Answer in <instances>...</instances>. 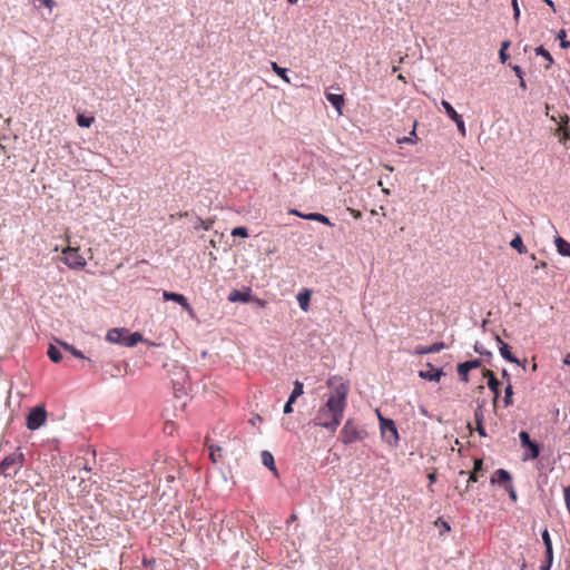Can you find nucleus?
I'll use <instances>...</instances> for the list:
<instances>
[{"label":"nucleus","mask_w":570,"mask_h":570,"mask_svg":"<svg viewBox=\"0 0 570 570\" xmlns=\"http://www.w3.org/2000/svg\"><path fill=\"white\" fill-rule=\"evenodd\" d=\"M519 438H520L521 444L523 446L528 448V450H529V454L525 455V459H531V460L537 459L540 454V446L537 443L531 441L529 433L525 431H521L519 433Z\"/></svg>","instance_id":"6"},{"label":"nucleus","mask_w":570,"mask_h":570,"mask_svg":"<svg viewBox=\"0 0 570 570\" xmlns=\"http://www.w3.org/2000/svg\"><path fill=\"white\" fill-rule=\"evenodd\" d=\"M547 267V263L544 261H541L539 262L535 266H534V269H539V268H546Z\"/></svg>","instance_id":"56"},{"label":"nucleus","mask_w":570,"mask_h":570,"mask_svg":"<svg viewBox=\"0 0 570 570\" xmlns=\"http://www.w3.org/2000/svg\"><path fill=\"white\" fill-rule=\"evenodd\" d=\"M564 502L570 514V485L563 489Z\"/></svg>","instance_id":"43"},{"label":"nucleus","mask_w":570,"mask_h":570,"mask_svg":"<svg viewBox=\"0 0 570 570\" xmlns=\"http://www.w3.org/2000/svg\"><path fill=\"white\" fill-rule=\"evenodd\" d=\"M326 99L332 104V106L337 110L338 115L343 114V107L345 105V98L343 95L337 94H326Z\"/></svg>","instance_id":"13"},{"label":"nucleus","mask_w":570,"mask_h":570,"mask_svg":"<svg viewBox=\"0 0 570 570\" xmlns=\"http://www.w3.org/2000/svg\"><path fill=\"white\" fill-rule=\"evenodd\" d=\"M366 436H367L366 430L362 425H360L354 419H348L344 423V425L340 432V440L345 445H348V444H352L355 442H361Z\"/></svg>","instance_id":"2"},{"label":"nucleus","mask_w":570,"mask_h":570,"mask_svg":"<svg viewBox=\"0 0 570 570\" xmlns=\"http://www.w3.org/2000/svg\"><path fill=\"white\" fill-rule=\"evenodd\" d=\"M294 520H296V514H292V515L289 517L288 522H289V521H294Z\"/></svg>","instance_id":"60"},{"label":"nucleus","mask_w":570,"mask_h":570,"mask_svg":"<svg viewBox=\"0 0 570 570\" xmlns=\"http://www.w3.org/2000/svg\"><path fill=\"white\" fill-rule=\"evenodd\" d=\"M387 170H393V167L386 166Z\"/></svg>","instance_id":"64"},{"label":"nucleus","mask_w":570,"mask_h":570,"mask_svg":"<svg viewBox=\"0 0 570 570\" xmlns=\"http://www.w3.org/2000/svg\"><path fill=\"white\" fill-rule=\"evenodd\" d=\"M535 55L541 56L548 60V65L546 66V68H549L550 65L553 63V59H552L550 52L548 50H546L542 46L535 48Z\"/></svg>","instance_id":"33"},{"label":"nucleus","mask_w":570,"mask_h":570,"mask_svg":"<svg viewBox=\"0 0 570 570\" xmlns=\"http://www.w3.org/2000/svg\"><path fill=\"white\" fill-rule=\"evenodd\" d=\"M63 263L71 269H81L87 265L85 257L79 253L78 247L68 246L62 250Z\"/></svg>","instance_id":"4"},{"label":"nucleus","mask_w":570,"mask_h":570,"mask_svg":"<svg viewBox=\"0 0 570 570\" xmlns=\"http://www.w3.org/2000/svg\"><path fill=\"white\" fill-rule=\"evenodd\" d=\"M397 79H399V80H401V81H403V82H405V78H404V76H403V75H399V76H397Z\"/></svg>","instance_id":"58"},{"label":"nucleus","mask_w":570,"mask_h":570,"mask_svg":"<svg viewBox=\"0 0 570 570\" xmlns=\"http://www.w3.org/2000/svg\"><path fill=\"white\" fill-rule=\"evenodd\" d=\"M213 224H214L213 219L204 220V219L199 218L198 224L195 226V228H203L205 230H209L212 228Z\"/></svg>","instance_id":"37"},{"label":"nucleus","mask_w":570,"mask_h":570,"mask_svg":"<svg viewBox=\"0 0 570 570\" xmlns=\"http://www.w3.org/2000/svg\"><path fill=\"white\" fill-rule=\"evenodd\" d=\"M511 2H512V7H513L514 18L518 19L519 16H520V9H519V6H518V0H511Z\"/></svg>","instance_id":"47"},{"label":"nucleus","mask_w":570,"mask_h":570,"mask_svg":"<svg viewBox=\"0 0 570 570\" xmlns=\"http://www.w3.org/2000/svg\"><path fill=\"white\" fill-rule=\"evenodd\" d=\"M443 529H445L446 531H449V530H450V525H449L446 522H444V523H443Z\"/></svg>","instance_id":"59"},{"label":"nucleus","mask_w":570,"mask_h":570,"mask_svg":"<svg viewBox=\"0 0 570 570\" xmlns=\"http://www.w3.org/2000/svg\"><path fill=\"white\" fill-rule=\"evenodd\" d=\"M46 420L47 411L45 406L38 405L31 409V411L27 415L26 425L29 430L35 431L38 430L41 425H43Z\"/></svg>","instance_id":"5"},{"label":"nucleus","mask_w":570,"mask_h":570,"mask_svg":"<svg viewBox=\"0 0 570 570\" xmlns=\"http://www.w3.org/2000/svg\"><path fill=\"white\" fill-rule=\"evenodd\" d=\"M454 122L456 124L459 132L464 137L466 135V129L462 117L460 116L458 120H454Z\"/></svg>","instance_id":"39"},{"label":"nucleus","mask_w":570,"mask_h":570,"mask_svg":"<svg viewBox=\"0 0 570 570\" xmlns=\"http://www.w3.org/2000/svg\"><path fill=\"white\" fill-rule=\"evenodd\" d=\"M499 381L497 380V377H491V380H488V386L489 389L493 392L494 394V399H493V403L495 404L497 401H498V397L500 395V391H499Z\"/></svg>","instance_id":"27"},{"label":"nucleus","mask_w":570,"mask_h":570,"mask_svg":"<svg viewBox=\"0 0 570 570\" xmlns=\"http://www.w3.org/2000/svg\"><path fill=\"white\" fill-rule=\"evenodd\" d=\"M554 244H556L558 253L561 256H569L570 257V243L569 242H567L561 236H558L554 239Z\"/></svg>","instance_id":"15"},{"label":"nucleus","mask_w":570,"mask_h":570,"mask_svg":"<svg viewBox=\"0 0 570 570\" xmlns=\"http://www.w3.org/2000/svg\"><path fill=\"white\" fill-rule=\"evenodd\" d=\"M553 562V548H546V561L541 563L540 570H550Z\"/></svg>","instance_id":"24"},{"label":"nucleus","mask_w":570,"mask_h":570,"mask_svg":"<svg viewBox=\"0 0 570 570\" xmlns=\"http://www.w3.org/2000/svg\"><path fill=\"white\" fill-rule=\"evenodd\" d=\"M513 70H514V72H515L517 77H518L520 80H522V77H523L522 75H523V72H522L521 68H520L519 66H514V67H513Z\"/></svg>","instance_id":"53"},{"label":"nucleus","mask_w":570,"mask_h":570,"mask_svg":"<svg viewBox=\"0 0 570 570\" xmlns=\"http://www.w3.org/2000/svg\"><path fill=\"white\" fill-rule=\"evenodd\" d=\"M293 403L294 402H291V399H288V401L286 402L285 406H284V413L285 414H289L293 412Z\"/></svg>","instance_id":"49"},{"label":"nucleus","mask_w":570,"mask_h":570,"mask_svg":"<svg viewBox=\"0 0 570 570\" xmlns=\"http://www.w3.org/2000/svg\"><path fill=\"white\" fill-rule=\"evenodd\" d=\"M209 458L214 463H217L222 459V448L210 444L208 445Z\"/></svg>","instance_id":"26"},{"label":"nucleus","mask_w":570,"mask_h":570,"mask_svg":"<svg viewBox=\"0 0 570 570\" xmlns=\"http://www.w3.org/2000/svg\"><path fill=\"white\" fill-rule=\"evenodd\" d=\"M483 461L481 459L474 460L473 472L480 473L482 471Z\"/></svg>","instance_id":"44"},{"label":"nucleus","mask_w":570,"mask_h":570,"mask_svg":"<svg viewBox=\"0 0 570 570\" xmlns=\"http://www.w3.org/2000/svg\"><path fill=\"white\" fill-rule=\"evenodd\" d=\"M474 419H475V425H480V423H483V420H484L483 405H478V407L474 411Z\"/></svg>","instance_id":"35"},{"label":"nucleus","mask_w":570,"mask_h":570,"mask_svg":"<svg viewBox=\"0 0 570 570\" xmlns=\"http://www.w3.org/2000/svg\"><path fill=\"white\" fill-rule=\"evenodd\" d=\"M163 298L178 303L190 316H194V309L183 294L164 291Z\"/></svg>","instance_id":"7"},{"label":"nucleus","mask_w":570,"mask_h":570,"mask_svg":"<svg viewBox=\"0 0 570 570\" xmlns=\"http://www.w3.org/2000/svg\"><path fill=\"white\" fill-rule=\"evenodd\" d=\"M557 37H558V39L561 40V47L562 48H570V41H567L566 38H564L566 37V31L564 30H560L558 32Z\"/></svg>","instance_id":"42"},{"label":"nucleus","mask_w":570,"mask_h":570,"mask_svg":"<svg viewBox=\"0 0 570 570\" xmlns=\"http://www.w3.org/2000/svg\"><path fill=\"white\" fill-rule=\"evenodd\" d=\"M59 344H60V346H61L65 351L69 352V353H70V354H72L73 356H76V357H78V358H85L83 354H82L79 350L75 348L72 345H70V344H68V343H66V342H59Z\"/></svg>","instance_id":"31"},{"label":"nucleus","mask_w":570,"mask_h":570,"mask_svg":"<svg viewBox=\"0 0 570 570\" xmlns=\"http://www.w3.org/2000/svg\"><path fill=\"white\" fill-rule=\"evenodd\" d=\"M428 479H429V481H430L429 490H430V491H433L431 487H432V484L436 481V473H435V472H431V473H429V474H428Z\"/></svg>","instance_id":"50"},{"label":"nucleus","mask_w":570,"mask_h":570,"mask_svg":"<svg viewBox=\"0 0 570 570\" xmlns=\"http://www.w3.org/2000/svg\"><path fill=\"white\" fill-rule=\"evenodd\" d=\"M273 71L281 77L284 81L289 82V78L287 77V70L285 68L279 67L276 62L271 63Z\"/></svg>","instance_id":"30"},{"label":"nucleus","mask_w":570,"mask_h":570,"mask_svg":"<svg viewBox=\"0 0 570 570\" xmlns=\"http://www.w3.org/2000/svg\"><path fill=\"white\" fill-rule=\"evenodd\" d=\"M441 105L450 119H452L453 121L458 120L460 115L455 111V109L451 106L450 102H448L446 100H442Z\"/></svg>","instance_id":"25"},{"label":"nucleus","mask_w":570,"mask_h":570,"mask_svg":"<svg viewBox=\"0 0 570 570\" xmlns=\"http://www.w3.org/2000/svg\"><path fill=\"white\" fill-rule=\"evenodd\" d=\"M141 341H142V335L140 333H138V332L129 333V331L127 330L125 346L132 347L138 342H141Z\"/></svg>","instance_id":"22"},{"label":"nucleus","mask_w":570,"mask_h":570,"mask_svg":"<svg viewBox=\"0 0 570 570\" xmlns=\"http://www.w3.org/2000/svg\"><path fill=\"white\" fill-rule=\"evenodd\" d=\"M509 46H510V42H509V41H503V42L501 43V48H500V51H499V56H500V60H501V62H503V63H504V62L507 61V59H508V55H507V52H505V51H507V49L509 48Z\"/></svg>","instance_id":"36"},{"label":"nucleus","mask_w":570,"mask_h":570,"mask_svg":"<svg viewBox=\"0 0 570 570\" xmlns=\"http://www.w3.org/2000/svg\"><path fill=\"white\" fill-rule=\"evenodd\" d=\"M40 3L47 8H49L50 10L53 8L55 6V1L53 0H39Z\"/></svg>","instance_id":"52"},{"label":"nucleus","mask_w":570,"mask_h":570,"mask_svg":"<svg viewBox=\"0 0 570 570\" xmlns=\"http://www.w3.org/2000/svg\"><path fill=\"white\" fill-rule=\"evenodd\" d=\"M542 541H543V544L546 548H550L552 547V541H551V538H550V534H549V531L547 529H544L542 531Z\"/></svg>","instance_id":"40"},{"label":"nucleus","mask_w":570,"mask_h":570,"mask_svg":"<svg viewBox=\"0 0 570 570\" xmlns=\"http://www.w3.org/2000/svg\"><path fill=\"white\" fill-rule=\"evenodd\" d=\"M379 420L383 440L390 445H396L399 442V433L394 421L385 419L381 414H379Z\"/></svg>","instance_id":"3"},{"label":"nucleus","mask_w":570,"mask_h":570,"mask_svg":"<svg viewBox=\"0 0 570 570\" xmlns=\"http://www.w3.org/2000/svg\"><path fill=\"white\" fill-rule=\"evenodd\" d=\"M312 292L309 289H303L297 295V302L299 304V307L307 312L309 308V299H311Z\"/></svg>","instance_id":"16"},{"label":"nucleus","mask_w":570,"mask_h":570,"mask_svg":"<svg viewBox=\"0 0 570 570\" xmlns=\"http://www.w3.org/2000/svg\"><path fill=\"white\" fill-rule=\"evenodd\" d=\"M559 130L562 131L560 141L570 139V124H569V117L567 115L561 118V124L559 126Z\"/></svg>","instance_id":"18"},{"label":"nucleus","mask_w":570,"mask_h":570,"mask_svg":"<svg viewBox=\"0 0 570 570\" xmlns=\"http://www.w3.org/2000/svg\"><path fill=\"white\" fill-rule=\"evenodd\" d=\"M262 462L265 466H267L272 471H276L274 456L268 451L262 452Z\"/></svg>","instance_id":"23"},{"label":"nucleus","mask_w":570,"mask_h":570,"mask_svg":"<svg viewBox=\"0 0 570 570\" xmlns=\"http://www.w3.org/2000/svg\"><path fill=\"white\" fill-rule=\"evenodd\" d=\"M126 336H127L126 328H112V330L108 331L106 338L110 343H117V344H121L125 346Z\"/></svg>","instance_id":"10"},{"label":"nucleus","mask_w":570,"mask_h":570,"mask_svg":"<svg viewBox=\"0 0 570 570\" xmlns=\"http://www.w3.org/2000/svg\"><path fill=\"white\" fill-rule=\"evenodd\" d=\"M465 474H466V472H465V471H463V470H461V471L459 472V475H465Z\"/></svg>","instance_id":"62"},{"label":"nucleus","mask_w":570,"mask_h":570,"mask_svg":"<svg viewBox=\"0 0 570 570\" xmlns=\"http://www.w3.org/2000/svg\"><path fill=\"white\" fill-rule=\"evenodd\" d=\"M289 214L291 215H295V216L301 217V218H303V216L307 215V214H303V213L298 212L297 209H291Z\"/></svg>","instance_id":"55"},{"label":"nucleus","mask_w":570,"mask_h":570,"mask_svg":"<svg viewBox=\"0 0 570 570\" xmlns=\"http://www.w3.org/2000/svg\"><path fill=\"white\" fill-rule=\"evenodd\" d=\"M416 125H417V122L414 121L413 129L411 130L409 136H405V137H402V138L397 139V144L399 145H403V144L415 145L417 142Z\"/></svg>","instance_id":"19"},{"label":"nucleus","mask_w":570,"mask_h":570,"mask_svg":"<svg viewBox=\"0 0 570 570\" xmlns=\"http://www.w3.org/2000/svg\"><path fill=\"white\" fill-rule=\"evenodd\" d=\"M505 490L509 492V495L512 499V501H517V493H515V490H514L513 485L512 484H508L505 487Z\"/></svg>","instance_id":"45"},{"label":"nucleus","mask_w":570,"mask_h":570,"mask_svg":"<svg viewBox=\"0 0 570 570\" xmlns=\"http://www.w3.org/2000/svg\"><path fill=\"white\" fill-rule=\"evenodd\" d=\"M347 210L355 219H360L362 217V213L357 209L348 207Z\"/></svg>","instance_id":"48"},{"label":"nucleus","mask_w":570,"mask_h":570,"mask_svg":"<svg viewBox=\"0 0 570 570\" xmlns=\"http://www.w3.org/2000/svg\"><path fill=\"white\" fill-rule=\"evenodd\" d=\"M236 299H240V301H243V302H247V299H248V298H247V295H246V294H242V293H239L238 291H235V292H234V294H232V295L229 296V301L234 302V301H236Z\"/></svg>","instance_id":"41"},{"label":"nucleus","mask_w":570,"mask_h":570,"mask_svg":"<svg viewBox=\"0 0 570 570\" xmlns=\"http://www.w3.org/2000/svg\"><path fill=\"white\" fill-rule=\"evenodd\" d=\"M480 366H481L480 360H472V361H468V362L458 364L456 370H458L460 380L465 383L469 382V372H471V370L478 368Z\"/></svg>","instance_id":"8"},{"label":"nucleus","mask_w":570,"mask_h":570,"mask_svg":"<svg viewBox=\"0 0 570 570\" xmlns=\"http://www.w3.org/2000/svg\"><path fill=\"white\" fill-rule=\"evenodd\" d=\"M497 342L500 344V354L501 356L507 360L508 362L520 364L519 360L512 355L510 352V347L508 344H505L500 336L495 337Z\"/></svg>","instance_id":"14"},{"label":"nucleus","mask_w":570,"mask_h":570,"mask_svg":"<svg viewBox=\"0 0 570 570\" xmlns=\"http://www.w3.org/2000/svg\"><path fill=\"white\" fill-rule=\"evenodd\" d=\"M303 219L314 220V222H318V223H322V224L327 225V226H333V224L331 223L330 218L327 216L323 215V214H320V213H309L306 216H303Z\"/></svg>","instance_id":"17"},{"label":"nucleus","mask_w":570,"mask_h":570,"mask_svg":"<svg viewBox=\"0 0 570 570\" xmlns=\"http://www.w3.org/2000/svg\"><path fill=\"white\" fill-rule=\"evenodd\" d=\"M491 483H498L505 488L508 484H512L511 474L504 469H498L491 478Z\"/></svg>","instance_id":"12"},{"label":"nucleus","mask_w":570,"mask_h":570,"mask_svg":"<svg viewBox=\"0 0 570 570\" xmlns=\"http://www.w3.org/2000/svg\"><path fill=\"white\" fill-rule=\"evenodd\" d=\"M444 348H445V344L443 342H436L429 346L417 345L414 348V354L423 355V354L439 353Z\"/></svg>","instance_id":"11"},{"label":"nucleus","mask_w":570,"mask_h":570,"mask_svg":"<svg viewBox=\"0 0 570 570\" xmlns=\"http://www.w3.org/2000/svg\"><path fill=\"white\" fill-rule=\"evenodd\" d=\"M326 385L328 392L324 394V403L315 412L312 422L314 426L334 433L340 426L347 406L350 384L341 376H331Z\"/></svg>","instance_id":"1"},{"label":"nucleus","mask_w":570,"mask_h":570,"mask_svg":"<svg viewBox=\"0 0 570 570\" xmlns=\"http://www.w3.org/2000/svg\"><path fill=\"white\" fill-rule=\"evenodd\" d=\"M289 3L294 4L296 3L298 0H287Z\"/></svg>","instance_id":"63"},{"label":"nucleus","mask_w":570,"mask_h":570,"mask_svg":"<svg viewBox=\"0 0 570 570\" xmlns=\"http://www.w3.org/2000/svg\"><path fill=\"white\" fill-rule=\"evenodd\" d=\"M426 366L429 367V370L419 372V376L421 379L439 382L441 377L444 375L441 368H434L431 363H428Z\"/></svg>","instance_id":"9"},{"label":"nucleus","mask_w":570,"mask_h":570,"mask_svg":"<svg viewBox=\"0 0 570 570\" xmlns=\"http://www.w3.org/2000/svg\"><path fill=\"white\" fill-rule=\"evenodd\" d=\"M510 246L514 248L519 254L527 253V247L524 246L522 237L519 234H515L513 239L510 242Z\"/></svg>","instance_id":"21"},{"label":"nucleus","mask_w":570,"mask_h":570,"mask_svg":"<svg viewBox=\"0 0 570 570\" xmlns=\"http://www.w3.org/2000/svg\"><path fill=\"white\" fill-rule=\"evenodd\" d=\"M520 86H521L523 89L525 88V82H524V80H523V79H522V80H520Z\"/></svg>","instance_id":"61"},{"label":"nucleus","mask_w":570,"mask_h":570,"mask_svg":"<svg viewBox=\"0 0 570 570\" xmlns=\"http://www.w3.org/2000/svg\"><path fill=\"white\" fill-rule=\"evenodd\" d=\"M17 459L13 455L4 458L0 463V472L4 475L10 474V469L16 464Z\"/></svg>","instance_id":"20"},{"label":"nucleus","mask_w":570,"mask_h":570,"mask_svg":"<svg viewBox=\"0 0 570 570\" xmlns=\"http://www.w3.org/2000/svg\"><path fill=\"white\" fill-rule=\"evenodd\" d=\"M303 393H304L303 383L299 381H295L294 390L292 391V394L289 395L291 402H295Z\"/></svg>","instance_id":"28"},{"label":"nucleus","mask_w":570,"mask_h":570,"mask_svg":"<svg viewBox=\"0 0 570 570\" xmlns=\"http://www.w3.org/2000/svg\"><path fill=\"white\" fill-rule=\"evenodd\" d=\"M476 431L480 436H482V438L487 436V432H485L483 423H480V425H476Z\"/></svg>","instance_id":"51"},{"label":"nucleus","mask_w":570,"mask_h":570,"mask_svg":"<svg viewBox=\"0 0 570 570\" xmlns=\"http://www.w3.org/2000/svg\"><path fill=\"white\" fill-rule=\"evenodd\" d=\"M483 376L487 377L488 380H491V377H495L494 376V373L491 371V370H483Z\"/></svg>","instance_id":"54"},{"label":"nucleus","mask_w":570,"mask_h":570,"mask_svg":"<svg viewBox=\"0 0 570 570\" xmlns=\"http://www.w3.org/2000/svg\"><path fill=\"white\" fill-rule=\"evenodd\" d=\"M502 376H503V377H507V379H508V381L510 380V376H509V374H508L507 370H503V372H502Z\"/></svg>","instance_id":"57"},{"label":"nucleus","mask_w":570,"mask_h":570,"mask_svg":"<svg viewBox=\"0 0 570 570\" xmlns=\"http://www.w3.org/2000/svg\"><path fill=\"white\" fill-rule=\"evenodd\" d=\"M232 236H239V237L246 238V237H248V230L246 227L238 226L232 230Z\"/></svg>","instance_id":"38"},{"label":"nucleus","mask_w":570,"mask_h":570,"mask_svg":"<svg viewBox=\"0 0 570 570\" xmlns=\"http://www.w3.org/2000/svg\"><path fill=\"white\" fill-rule=\"evenodd\" d=\"M478 480H479V473H475V472H473V471H472V472L469 474L468 485H466V489H465V490H468V489H469V483L478 482Z\"/></svg>","instance_id":"46"},{"label":"nucleus","mask_w":570,"mask_h":570,"mask_svg":"<svg viewBox=\"0 0 570 570\" xmlns=\"http://www.w3.org/2000/svg\"><path fill=\"white\" fill-rule=\"evenodd\" d=\"M94 117H86L85 115H78L77 116V124L78 126L80 127H90L91 124L94 122Z\"/></svg>","instance_id":"34"},{"label":"nucleus","mask_w":570,"mask_h":570,"mask_svg":"<svg viewBox=\"0 0 570 570\" xmlns=\"http://www.w3.org/2000/svg\"><path fill=\"white\" fill-rule=\"evenodd\" d=\"M513 389H512V385L511 383L509 382L505 390H504V399H503V402H504V405L505 406H511L513 404Z\"/></svg>","instance_id":"32"},{"label":"nucleus","mask_w":570,"mask_h":570,"mask_svg":"<svg viewBox=\"0 0 570 570\" xmlns=\"http://www.w3.org/2000/svg\"><path fill=\"white\" fill-rule=\"evenodd\" d=\"M48 356L55 363L60 362L62 358L60 350L53 345H50V347L48 348Z\"/></svg>","instance_id":"29"}]
</instances>
